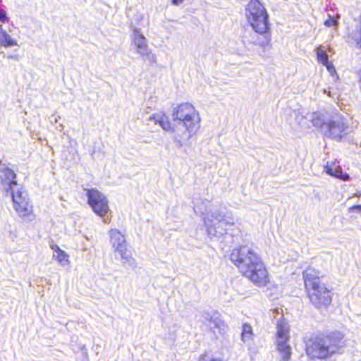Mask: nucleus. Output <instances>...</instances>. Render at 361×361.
I'll return each mask as SVG.
<instances>
[{
  "instance_id": "nucleus-21",
  "label": "nucleus",
  "mask_w": 361,
  "mask_h": 361,
  "mask_svg": "<svg viewBox=\"0 0 361 361\" xmlns=\"http://www.w3.org/2000/svg\"><path fill=\"white\" fill-rule=\"evenodd\" d=\"M334 177L338 178L345 181L350 179V176L346 173H343L340 166L335 167V173Z\"/></svg>"
},
{
  "instance_id": "nucleus-1",
  "label": "nucleus",
  "mask_w": 361,
  "mask_h": 361,
  "mask_svg": "<svg viewBox=\"0 0 361 361\" xmlns=\"http://www.w3.org/2000/svg\"><path fill=\"white\" fill-rule=\"evenodd\" d=\"M172 124L165 114H156L149 118L159 123L166 131L173 133V140L180 147L189 140L199 128L200 117L198 111L190 103H183L173 109Z\"/></svg>"
},
{
  "instance_id": "nucleus-5",
  "label": "nucleus",
  "mask_w": 361,
  "mask_h": 361,
  "mask_svg": "<svg viewBox=\"0 0 361 361\" xmlns=\"http://www.w3.org/2000/svg\"><path fill=\"white\" fill-rule=\"evenodd\" d=\"M320 276L321 273L312 267L303 271L306 292L310 302L317 308L326 307L331 302V290L320 282Z\"/></svg>"
},
{
  "instance_id": "nucleus-28",
  "label": "nucleus",
  "mask_w": 361,
  "mask_h": 361,
  "mask_svg": "<svg viewBox=\"0 0 361 361\" xmlns=\"http://www.w3.org/2000/svg\"><path fill=\"white\" fill-rule=\"evenodd\" d=\"M353 197H361V190H357L353 195Z\"/></svg>"
},
{
  "instance_id": "nucleus-14",
  "label": "nucleus",
  "mask_w": 361,
  "mask_h": 361,
  "mask_svg": "<svg viewBox=\"0 0 361 361\" xmlns=\"http://www.w3.org/2000/svg\"><path fill=\"white\" fill-rule=\"evenodd\" d=\"M271 41L270 35L268 32L264 34L251 33L245 32L242 36V42L245 46L250 44H257L261 47H265Z\"/></svg>"
},
{
  "instance_id": "nucleus-16",
  "label": "nucleus",
  "mask_w": 361,
  "mask_h": 361,
  "mask_svg": "<svg viewBox=\"0 0 361 361\" xmlns=\"http://www.w3.org/2000/svg\"><path fill=\"white\" fill-rule=\"evenodd\" d=\"M109 234L114 248L126 243L125 236L118 230L111 229Z\"/></svg>"
},
{
  "instance_id": "nucleus-11",
  "label": "nucleus",
  "mask_w": 361,
  "mask_h": 361,
  "mask_svg": "<svg viewBox=\"0 0 361 361\" xmlns=\"http://www.w3.org/2000/svg\"><path fill=\"white\" fill-rule=\"evenodd\" d=\"M203 323H204L210 331L216 334L224 336L228 331V325L222 319L221 314L214 310L204 312L202 314Z\"/></svg>"
},
{
  "instance_id": "nucleus-8",
  "label": "nucleus",
  "mask_w": 361,
  "mask_h": 361,
  "mask_svg": "<svg viewBox=\"0 0 361 361\" xmlns=\"http://www.w3.org/2000/svg\"><path fill=\"white\" fill-rule=\"evenodd\" d=\"M13 208L23 222L30 223L35 219L33 206L28 195L23 188H18L11 193Z\"/></svg>"
},
{
  "instance_id": "nucleus-19",
  "label": "nucleus",
  "mask_w": 361,
  "mask_h": 361,
  "mask_svg": "<svg viewBox=\"0 0 361 361\" xmlns=\"http://www.w3.org/2000/svg\"><path fill=\"white\" fill-rule=\"evenodd\" d=\"M54 250V257L62 265L66 266L68 264V256L64 251L61 250L58 246Z\"/></svg>"
},
{
  "instance_id": "nucleus-26",
  "label": "nucleus",
  "mask_w": 361,
  "mask_h": 361,
  "mask_svg": "<svg viewBox=\"0 0 361 361\" xmlns=\"http://www.w3.org/2000/svg\"><path fill=\"white\" fill-rule=\"evenodd\" d=\"M350 212H361V205H354L349 208Z\"/></svg>"
},
{
  "instance_id": "nucleus-34",
  "label": "nucleus",
  "mask_w": 361,
  "mask_h": 361,
  "mask_svg": "<svg viewBox=\"0 0 361 361\" xmlns=\"http://www.w3.org/2000/svg\"><path fill=\"white\" fill-rule=\"evenodd\" d=\"M212 361H221V360H212Z\"/></svg>"
},
{
  "instance_id": "nucleus-32",
  "label": "nucleus",
  "mask_w": 361,
  "mask_h": 361,
  "mask_svg": "<svg viewBox=\"0 0 361 361\" xmlns=\"http://www.w3.org/2000/svg\"><path fill=\"white\" fill-rule=\"evenodd\" d=\"M209 204V202H207V201H203V202H202V204Z\"/></svg>"
},
{
  "instance_id": "nucleus-12",
  "label": "nucleus",
  "mask_w": 361,
  "mask_h": 361,
  "mask_svg": "<svg viewBox=\"0 0 361 361\" xmlns=\"http://www.w3.org/2000/svg\"><path fill=\"white\" fill-rule=\"evenodd\" d=\"M133 43L136 47L137 52L145 60L152 63L157 61V56L147 45V39L140 32V30L136 27L133 28Z\"/></svg>"
},
{
  "instance_id": "nucleus-29",
  "label": "nucleus",
  "mask_w": 361,
  "mask_h": 361,
  "mask_svg": "<svg viewBox=\"0 0 361 361\" xmlns=\"http://www.w3.org/2000/svg\"><path fill=\"white\" fill-rule=\"evenodd\" d=\"M324 92L325 94H326L329 97H334V96L331 94V91H329V90H327L324 89Z\"/></svg>"
},
{
  "instance_id": "nucleus-23",
  "label": "nucleus",
  "mask_w": 361,
  "mask_h": 361,
  "mask_svg": "<svg viewBox=\"0 0 361 361\" xmlns=\"http://www.w3.org/2000/svg\"><path fill=\"white\" fill-rule=\"evenodd\" d=\"M324 171L326 173H328L329 175L331 176H334V173H335V168H334L333 166H329V165H326L325 167H324Z\"/></svg>"
},
{
  "instance_id": "nucleus-33",
  "label": "nucleus",
  "mask_w": 361,
  "mask_h": 361,
  "mask_svg": "<svg viewBox=\"0 0 361 361\" xmlns=\"http://www.w3.org/2000/svg\"><path fill=\"white\" fill-rule=\"evenodd\" d=\"M104 223H109V219H104Z\"/></svg>"
},
{
  "instance_id": "nucleus-27",
  "label": "nucleus",
  "mask_w": 361,
  "mask_h": 361,
  "mask_svg": "<svg viewBox=\"0 0 361 361\" xmlns=\"http://www.w3.org/2000/svg\"><path fill=\"white\" fill-rule=\"evenodd\" d=\"M184 1V0H171V3L173 5H175V6H179L180 4H181Z\"/></svg>"
},
{
  "instance_id": "nucleus-4",
  "label": "nucleus",
  "mask_w": 361,
  "mask_h": 361,
  "mask_svg": "<svg viewBox=\"0 0 361 361\" xmlns=\"http://www.w3.org/2000/svg\"><path fill=\"white\" fill-rule=\"evenodd\" d=\"M311 117L313 126L320 128L322 135L333 140L341 142L350 131L346 118L339 113L324 117L315 112Z\"/></svg>"
},
{
  "instance_id": "nucleus-13",
  "label": "nucleus",
  "mask_w": 361,
  "mask_h": 361,
  "mask_svg": "<svg viewBox=\"0 0 361 361\" xmlns=\"http://www.w3.org/2000/svg\"><path fill=\"white\" fill-rule=\"evenodd\" d=\"M16 178L15 172L5 164H2L0 168V180L6 192L11 193L13 190H16V188H21L17 183Z\"/></svg>"
},
{
  "instance_id": "nucleus-9",
  "label": "nucleus",
  "mask_w": 361,
  "mask_h": 361,
  "mask_svg": "<svg viewBox=\"0 0 361 361\" xmlns=\"http://www.w3.org/2000/svg\"><path fill=\"white\" fill-rule=\"evenodd\" d=\"M289 326L283 321H279L276 326V350L283 361H288L292 352L288 341Z\"/></svg>"
},
{
  "instance_id": "nucleus-6",
  "label": "nucleus",
  "mask_w": 361,
  "mask_h": 361,
  "mask_svg": "<svg viewBox=\"0 0 361 361\" xmlns=\"http://www.w3.org/2000/svg\"><path fill=\"white\" fill-rule=\"evenodd\" d=\"M342 343V336L338 333L317 336L306 343V353L312 360H325L337 353Z\"/></svg>"
},
{
  "instance_id": "nucleus-31",
  "label": "nucleus",
  "mask_w": 361,
  "mask_h": 361,
  "mask_svg": "<svg viewBox=\"0 0 361 361\" xmlns=\"http://www.w3.org/2000/svg\"><path fill=\"white\" fill-rule=\"evenodd\" d=\"M6 30L3 28L2 25L0 24V34L5 32Z\"/></svg>"
},
{
  "instance_id": "nucleus-18",
  "label": "nucleus",
  "mask_w": 361,
  "mask_h": 361,
  "mask_svg": "<svg viewBox=\"0 0 361 361\" xmlns=\"http://www.w3.org/2000/svg\"><path fill=\"white\" fill-rule=\"evenodd\" d=\"M253 332L252 326L244 323L242 326L241 340L245 343L252 341Z\"/></svg>"
},
{
  "instance_id": "nucleus-17",
  "label": "nucleus",
  "mask_w": 361,
  "mask_h": 361,
  "mask_svg": "<svg viewBox=\"0 0 361 361\" xmlns=\"http://www.w3.org/2000/svg\"><path fill=\"white\" fill-rule=\"evenodd\" d=\"M0 45L4 47H11L17 46V40L12 38L11 36L6 32V31L0 34Z\"/></svg>"
},
{
  "instance_id": "nucleus-30",
  "label": "nucleus",
  "mask_w": 361,
  "mask_h": 361,
  "mask_svg": "<svg viewBox=\"0 0 361 361\" xmlns=\"http://www.w3.org/2000/svg\"><path fill=\"white\" fill-rule=\"evenodd\" d=\"M8 58L18 59V56L17 55H10Z\"/></svg>"
},
{
  "instance_id": "nucleus-15",
  "label": "nucleus",
  "mask_w": 361,
  "mask_h": 361,
  "mask_svg": "<svg viewBox=\"0 0 361 361\" xmlns=\"http://www.w3.org/2000/svg\"><path fill=\"white\" fill-rule=\"evenodd\" d=\"M115 251L120 255L123 264L128 263L130 266L134 264L135 260L131 257V252L128 250L126 243L116 247Z\"/></svg>"
},
{
  "instance_id": "nucleus-3",
  "label": "nucleus",
  "mask_w": 361,
  "mask_h": 361,
  "mask_svg": "<svg viewBox=\"0 0 361 361\" xmlns=\"http://www.w3.org/2000/svg\"><path fill=\"white\" fill-rule=\"evenodd\" d=\"M194 211L204 215V223L208 236L211 238L223 236L227 233L226 226L234 224L231 213L222 205L209 204V206L206 205L204 210L200 205H195Z\"/></svg>"
},
{
  "instance_id": "nucleus-7",
  "label": "nucleus",
  "mask_w": 361,
  "mask_h": 361,
  "mask_svg": "<svg viewBox=\"0 0 361 361\" xmlns=\"http://www.w3.org/2000/svg\"><path fill=\"white\" fill-rule=\"evenodd\" d=\"M247 22L255 32L264 34L269 30V15L258 0H250L245 8Z\"/></svg>"
},
{
  "instance_id": "nucleus-22",
  "label": "nucleus",
  "mask_w": 361,
  "mask_h": 361,
  "mask_svg": "<svg viewBox=\"0 0 361 361\" xmlns=\"http://www.w3.org/2000/svg\"><path fill=\"white\" fill-rule=\"evenodd\" d=\"M337 24H338V20H335V19H332V18H331V17L324 22V25L327 27H331L332 25H336Z\"/></svg>"
},
{
  "instance_id": "nucleus-25",
  "label": "nucleus",
  "mask_w": 361,
  "mask_h": 361,
  "mask_svg": "<svg viewBox=\"0 0 361 361\" xmlns=\"http://www.w3.org/2000/svg\"><path fill=\"white\" fill-rule=\"evenodd\" d=\"M324 66H325L327 68V70L329 71L330 73H333L334 72H336V69L333 65V63H330L329 61H328L325 64H323Z\"/></svg>"
},
{
  "instance_id": "nucleus-20",
  "label": "nucleus",
  "mask_w": 361,
  "mask_h": 361,
  "mask_svg": "<svg viewBox=\"0 0 361 361\" xmlns=\"http://www.w3.org/2000/svg\"><path fill=\"white\" fill-rule=\"evenodd\" d=\"M317 56L318 61L322 64H325L329 61V56L322 46L317 49Z\"/></svg>"
},
{
  "instance_id": "nucleus-24",
  "label": "nucleus",
  "mask_w": 361,
  "mask_h": 361,
  "mask_svg": "<svg viewBox=\"0 0 361 361\" xmlns=\"http://www.w3.org/2000/svg\"><path fill=\"white\" fill-rule=\"evenodd\" d=\"M7 20H8V16H7L6 12L3 9H0V21L2 23H4Z\"/></svg>"
},
{
  "instance_id": "nucleus-2",
  "label": "nucleus",
  "mask_w": 361,
  "mask_h": 361,
  "mask_svg": "<svg viewBox=\"0 0 361 361\" xmlns=\"http://www.w3.org/2000/svg\"><path fill=\"white\" fill-rule=\"evenodd\" d=\"M231 260L245 276L259 286H265L269 281L263 262L251 247L241 245L233 249Z\"/></svg>"
},
{
  "instance_id": "nucleus-10",
  "label": "nucleus",
  "mask_w": 361,
  "mask_h": 361,
  "mask_svg": "<svg viewBox=\"0 0 361 361\" xmlns=\"http://www.w3.org/2000/svg\"><path fill=\"white\" fill-rule=\"evenodd\" d=\"M87 203L94 212L104 217L109 211L108 200L104 195L97 189H87Z\"/></svg>"
}]
</instances>
